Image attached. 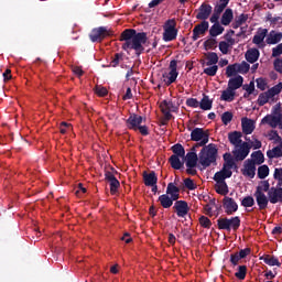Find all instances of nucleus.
<instances>
[{
	"mask_svg": "<svg viewBox=\"0 0 282 282\" xmlns=\"http://www.w3.org/2000/svg\"><path fill=\"white\" fill-rule=\"evenodd\" d=\"M177 21H175V19H169L163 24V41L165 43H171V41H175V39H177Z\"/></svg>",
	"mask_w": 282,
	"mask_h": 282,
	"instance_id": "obj_6",
	"label": "nucleus"
},
{
	"mask_svg": "<svg viewBox=\"0 0 282 282\" xmlns=\"http://www.w3.org/2000/svg\"><path fill=\"white\" fill-rule=\"evenodd\" d=\"M241 205L245 208H252V206H254V198L252 196H246L242 202Z\"/></svg>",
	"mask_w": 282,
	"mask_h": 282,
	"instance_id": "obj_48",
	"label": "nucleus"
},
{
	"mask_svg": "<svg viewBox=\"0 0 282 282\" xmlns=\"http://www.w3.org/2000/svg\"><path fill=\"white\" fill-rule=\"evenodd\" d=\"M198 107H200L203 111H210V109H213V100L205 95L199 101Z\"/></svg>",
	"mask_w": 282,
	"mask_h": 282,
	"instance_id": "obj_35",
	"label": "nucleus"
},
{
	"mask_svg": "<svg viewBox=\"0 0 282 282\" xmlns=\"http://www.w3.org/2000/svg\"><path fill=\"white\" fill-rule=\"evenodd\" d=\"M259 56L260 53L257 48H249L245 54L246 61L248 63H257L259 61Z\"/></svg>",
	"mask_w": 282,
	"mask_h": 282,
	"instance_id": "obj_30",
	"label": "nucleus"
},
{
	"mask_svg": "<svg viewBox=\"0 0 282 282\" xmlns=\"http://www.w3.org/2000/svg\"><path fill=\"white\" fill-rule=\"evenodd\" d=\"M165 195H167V197H170L174 202H177L180 199V187H177L175 183H169Z\"/></svg>",
	"mask_w": 282,
	"mask_h": 282,
	"instance_id": "obj_23",
	"label": "nucleus"
},
{
	"mask_svg": "<svg viewBox=\"0 0 282 282\" xmlns=\"http://www.w3.org/2000/svg\"><path fill=\"white\" fill-rule=\"evenodd\" d=\"M261 259L262 261H264V263H267V265H278V268L281 267V262H279V259H276L275 257L264 256Z\"/></svg>",
	"mask_w": 282,
	"mask_h": 282,
	"instance_id": "obj_39",
	"label": "nucleus"
},
{
	"mask_svg": "<svg viewBox=\"0 0 282 282\" xmlns=\"http://www.w3.org/2000/svg\"><path fill=\"white\" fill-rule=\"evenodd\" d=\"M239 261H241V257L239 256V253H234L230 256V262L232 263V265H238Z\"/></svg>",
	"mask_w": 282,
	"mask_h": 282,
	"instance_id": "obj_59",
	"label": "nucleus"
},
{
	"mask_svg": "<svg viewBox=\"0 0 282 282\" xmlns=\"http://www.w3.org/2000/svg\"><path fill=\"white\" fill-rule=\"evenodd\" d=\"M228 3H230V0H219L216 3L214 8V13L210 18V23H214V25L209 30L210 36H219V34H224V26L219 24V17H221V12L226 10Z\"/></svg>",
	"mask_w": 282,
	"mask_h": 282,
	"instance_id": "obj_2",
	"label": "nucleus"
},
{
	"mask_svg": "<svg viewBox=\"0 0 282 282\" xmlns=\"http://www.w3.org/2000/svg\"><path fill=\"white\" fill-rule=\"evenodd\" d=\"M268 175H270V167H268V165H261L258 167L259 180H265Z\"/></svg>",
	"mask_w": 282,
	"mask_h": 282,
	"instance_id": "obj_42",
	"label": "nucleus"
},
{
	"mask_svg": "<svg viewBox=\"0 0 282 282\" xmlns=\"http://www.w3.org/2000/svg\"><path fill=\"white\" fill-rule=\"evenodd\" d=\"M253 164L257 166V164H263L265 162V159L263 156V153L261 151H256L251 154V159H249Z\"/></svg>",
	"mask_w": 282,
	"mask_h": 282,
	"instance_id": "obj_36",
	"label": "nucleus"
},
{
	"mask_svg": "<svg viewBox=\"0 0 282 282\" xmlns=\"http://www.w3.org/2000/svg\"><path fill=\"white\" fill-rule=\"evenodd\" d=\"M241 138H243V134L239 131H234L228 134V140L232 147H239L243 144Z\"/></svg>",
	"mask_w": 282,
	"mask_h": 282,
	"instance_id": "obj_25",
	"label": "nucleus"
},
{
	"mask_svg": "<svg viewBox=\"0 0 282 282\" xmlns=\"http://www.w3.org/2000/svg\"><path fill=\"white\" fill-rule=\"evenodd\" d=\"M186 105L187 107H193L194 109H197V107H199V101L195 98H188L186 100Z\"/></svg>",
	"mask_w": 282,
	"mask_h": 282,
	"instance_id": "obj_54",
	"label": "nucleus"
},
{
	"mask_svg": "<svg viewBox=\"0 0 282 282\" xmlns=\"http://www.w3.org/2000/svg\"><path fill=\"white\" fill-rule=\"evenodd\" d=\"M191 140L193 142H198L192 148V151H195L197 148L208 144V141L210 140V131L204 130V128H195L191 132Z\"/></svg>",
	"mask_w": 282,
	"mask_h": 282,
	"instance_id": "obj_4",
	"label": "nucleus"
},
{
	"mask_svg": "<svg viewBox=\"0 0 282 282\" xmlns=\"http://www.w3.org/2000/svg\"><path fill=\"white\" fill-rule=\"evenodd\" d=\"M177 61L173 59L170 62L169 72L163 73L162 79L167 86L173 85L177 80Z\"/></svg>",
	"mask_w": 282,
	"mask_h": 282,
	"instance_id": "obj_10",
	"label": "nucleus"
},
{
	"mask_svg": "<svg viewBox=\"0 0 282 282\" xmlns=\"http://www.w3.org/2000/svg\"><path fill=\"white\" fill-rule=\"evenodd\" d=\"M159 202L163 208H171L175 200L171 198L169 194H163L159 197Z\"/></svg>",
	"mask_w": 282,
	"mask_h": 282,
	"instance_id": "obj_34",
	"label": "nucleus"
},
{
	"mask_svg": "<svg viewBox=\"0 0 282 282\" xmlns=\"http://www.w3.org/2000/svg\"><path fill=\"white\" fill-rule=\"evenodd\" d=\"M69 127V123L63 121L61 124H59V131L63 135H65V133H67V128Z\"/></svg>",
	"mask_w": 282,
	"mask_h": 282,
	"instance_id": "obj_63",
	"label": "nucleus"
},
{
	"mask_svg": "<svg viewBox=\"0 0 282 282\" xmlns=\"http://www.w3.org/2000/svg\"><path fill=\"white\" fill-rule=\"evenodd\" d=\"M173 209L175 210L177 217L184 218L186 215H188V210L191 208L188 207V203L185 200H176L174 203Z\"/></svg>",
	"mask_w": 282,
	"mask_h": 282,
	"instance_id": "obj_16",
	"label": "nucleus"
},
{
	"mask_svg": "<svg viewBox=\"0 0 282 282\" xmlns=\"http://www.w3.org/2000/svg\"><path fill=\"white\" fill-rule=\"evenodd\" d=\"M267 155H268V158H269L270 160H272V159H274V158H281V155H282V150H281V148L275 147V148H273L272 150H269V151L267 152Z\"/></svg>",
	"mask_w": 282,
	"mask_h": 282,
	"instance_id": "obj_43",
	"label": "nucleus"
},
{
	"mask_svg": "<svg viewBox=\"0 0 282 282\" xmlns=\"http://www.w3.org/2000/svg\"><path fill=\"white\" fill-rule=\"evenodd\" d=\"M173 155H177L178 158H184L186 155V151L184 150V147L182 144H175L172 147Z\"/></svg>",
	"mask_w": 282,
	"mask_h": 282,
	"instance_id": "obj_44",
	"label": "nucleus"
},
{
	"mask_svg": "<svg viewBox=\"0 0 282 282\" xmlns=\"http://www.w3.org/2000/svg\"><path fill=\"white\" fill-rule=\"evenodd\" d=\"M253 196L256 197V202L259 206L260 210H265L268 208V203L270 202V197L265 195V193L254 192Z\"/></svg>",
	"mask_w": 282,
	"mask_h": 282,
	"instance_id": "obj_22",
	"label": "nucleus"
},
{
	"mask_svg": "<svg viewBox=\"0 0 282 282\" xmlns=\"http://www.w3.org/2000/svg\"><path fill=\"white\" fill-rule=\"evenodd\" d=\"M248 272V268L246 265L238 267V271L235 273L236 279H240V281H243L246 279V274Z\"/></svg>",
	"mask_w": 282,
	"mask_h": 282,
	"instance_id": "obj_45",
	"label": "nucleus"
},
{
	"mask_svg": "<svg viewBox=\"0 0 282 282\" xmlns=\"http://www.w3.org/2000/svg\"><path fill=\"white\" fill-rule=\"evenodd\" d=\"M111 35V31L107 26H99L91 30L89 39L93 43H100L104 39Z\"/></svg>",
	"mask_w": 282,
	"mask_h": 282,
	"instance_id": "obj_11",
	"label": "nucleus"
},
{
	"mask_svg": "<svg viewBox=\"0 0 282 282\" xmlns=\"http://www.w3.org/2000/svg\"><path fill=\"white\" fill-rule=\"evenodd\" d=\"M217 226L219 230H227L228 232L234 230V232H237V230H239V226H241V219L238 216L231 218H219L217 220Z\"/></svg>",
	"mask_w": 282,
	"mask_h": 282,
	"instance_id": "obj_7",
	"label": "nucleus"
},
{
	"mask_svg": "<svg viewBox=\"0 0 282 282\" xmlns=\"http://www.w3.org/2000/svg\"><path fill=\"white\" fill-rule=\"evenodd\" d=\"M184 184H185V187L188 188V191H195L196 188L195 182H193V180L191 178H185Z\"/></svg>",
	"mask_w": 282,
	"mask_h": 282,
	"instance_id": "obj_55",
	"label": "nucleus"
},
{
	"mask_svg": "<svg viewBox=\"0 0 282 282\" xmlns=\"http://www.w3.org/2000/svg\"><path fill=\"white\" fill-rule=\"evenodd\" d=\"M95 94H97V96L102 97V96H107L108 91H107V88L97 86L95 88Z\"/></svg>",
	"mask_w": 282,
	"mask_h": 282,
	"instance_id": "obj_56",
	"label": "nucleus"
},
{
	"mask_svg": "<svg viewBox=\"0 0 282 282\" xmlns=\"http://www.w3.org/2000/svg\"><path fill=\"white\" fill-rule=\"evenodd\" d=\"M270 188V182L261 181L256 188V193H269Z\"/></svg>",
	"mask_w": 282,
	"mask_h": 282,
	"instance_id": "obj_41",
	"label": "nucleus"
},
{
	"mask_svg": "<svg viewBox=\"0 0 282 282\" xmlns=\"http://www.w3.org/2000/svg\"><path fill=\"white\" fill-rule=\"evenodd\" d=\"M106 182L110 184V193L111 195H116L118 193V188H120V182L116 180V176L112 172L106 171L105 173Z\"/></svg>",
	"mask_w": 282,
	"mask_h": 282,
	"instance_id": "obj_18",
	"label": "nucleus"
},
{
	"mask_svg": "<svg viewBox=\"0 0 282 282\" xmlns=\"http://www.w3.org/2000/svg\"><path fill=\"white\" fill-rule=\"evenodd\" d=\"M242 89L247 91V94L243 95L245 98H248V96H251V94H254V82H250L249 84L243 85Z\"/></svg>",
	"mask_w": 282,
	"mask_h": 282,
	"instance_id": "obj_46",
	"label": "nucleus"
},
{
	"mask_svg": "<svg viewBox=\"0 0 282 282\" xmlns=\"http://www.w3.org/2000/svg\"><path fill=\"white\" fill-rule=\"evenodd\" d=\"M223 207L227 215H234V213H237V210H239V205L237 204V202L228 196L224 197Z\"/></svg>",
	"mask_w": 282,
	"mask_h": 282,
	"instance_id": "obj_14",
	"label": "nucleus"
},
{
	"mask_svg": "<svg viewBox=\"0 0 282 282\" xmlns=\"http://www.w3.org/2000/svg\"><path fill=\"white\" fill-rule=\"evenodd\" d=\"M221 121L224 124H230L232 122V112L226 111L221 116Z\"/></svg>",
	"mask_w": 282,
	"mask_h": 282,
	"instance_id": "obj_49",
	"label": "nucleus"
},
{
	"mask_svg": "<svg viewBox=\"0 0 282 282\" xmlns=\"http://www.w3.org/2000/svg\"><path fill=\"white\" fill-rule=\"evenodd\" d=\"M265 36H268V29H260L253 36L252 43L260 50H263V47H265V43H263V41H265Z\"/></svg>",
	"mask_w": 282,
	"mask_h": 282,
	"instance_id": "obj_17",
	"label": "nucleus"
},
{
	"mask_svg": "<svg viewBox=\"0 0 282 282\" xmlns=\"http://www.w3.org/2000/svg\"><path fill=\"white\" fill-rule=\"evenodd\" d=\"M229 47H230L229 44H227L224 41L219 43V50H220L221 54H228Z\"/></svg>",
	"mask_w": 282,
	"mask_h": 282,
	"instance_id": "obj_60",
	"label": "nucleus"
},
{
	"mask_svg": "<svg viewBox=\"0 0 282 282\" xmlns=\"http://www.w3.org/2000/svg\"><path fill=\"white\" fill-rule=\"evenodd\" d=\"M180 158H182V156L172 155L170 158L171 166H172V169H175L176 171H180V169H182V165H183V163L180 160Z\"/></svg>",
	"mask_w": 282,
	"mask_h": 282,
	"instance_id": "obj_40",
	"label": "nucleus"
},
{
	"mask_svg": "<svg viewBox=\"0 0 282 282\" xmlns=\"http://www.w3.org/2000/svg\"><path fill=\"white\" fill-rule=\"evenodd\" d=\"M228 177H232V171H228L224 169L214 175L215 182L226 183V180H228Z\"/></svg>",
	"mask_w": 282,
	"mask_h": 282,
	"instance_id": "obj_32",
	"label": "nucleus"
},
{
	"mask_svg": "<svg viewBox=\"0 0 282 282\" xmlns=\"http://www.w3.org/2000/svg\"><path fill=\"white\" fill-rule=\"evenodd\" d=\"M282 91V83L276 84L269 90L261 93L258 97V105L263 107L267 102H276V96Z\"/></svg>",
	"mask_w": 282,
	"mask_h": 282,
	"instance_id": "obj_5",
	"label": "nucleus"
},
{
	"mask_svg": "<svg viewBox=\"0 0 282 282\" xmlns=\"http://www.w3.org/2000/svg\"><path fill=\"white\" fill-rule=\"evenodd\" d=\"M242 133L245 135H251L257 128L254 120L245 117L241 119Z\"/></svg>",
	"mask_w": 282,
	"mask_h": 282,
	"instance_id": "obj_21",
	"label": "nucleus"
},
{
	"mask_svg": "<svg viewBox=\"0 0 282 282\" xmlns=\"http://www.w3.org/2000/svg\"><path fill=\"white\" fill-rule=\"evenodd\" d=\"M250 144L248 142H242L240 145L234 148L232 154L236 160L242 162L250 154Z\"/></svg>",
	"mask_w": 282,
	"mask_h": 282,
	"instance_id": "obj_12",
	"label": "nucleus"
},
{
	"mask_svg": "<svg viewBox=\"0 0 282 282\" xmlns=\"http://www.w3.org/2000/svg\"><path fill=\"white\" fill-rule=\"evenodd\" d=\"M120 41H124L122 50H134L135 54L140 56L144 52V44L148 37L144 32L138 33L133 29H128L121 33Z\"/></svg>",
	"mask_w": 282,
	"mask_h": 282,
	"instance_id": "obj_1",
	"label": "nucleus"
},
{
	"mask_svg": "<svg viewBox=\"0 0 282 282\" xmlns=\"http://www.w3.org/2000/svg\"><path fill=\"white\" fill-rule=\"evenodd\" d=\"M274 69L282 74V59H275L274 61Z\"/></svg>",
	"mask_w": 282,
	"mask_h": 282,
	"instance_id": "obj_62",
	"label": "nucleus"
},
{
	"mask_svg": "<svg viewBox=\"0 0 282 282\" xmlns=\"http://www.w3.org/2000/svg\"><path fill=\"white\" fill-rule=\"evenodd\" d=\"M186 160L187 169H195L199 159L197 158V153L195 152V150H192V152H188L186 154Z\"/></svg>",
	"mask_w": 282,
	"mask_h": 282,
	"instance_id": "obj_28",
	"label": "nucleus"
},
{
	"mask_svg": "<svg viewBox=\"0 0 282 282\" xmlns=\"http://www.w3.org/2000/svg\"><path fill=\"white\" fill-rule=\"evenodd\" d=\"M209 24L207 21H203L193 29V41H197L200 36H204L208 32Z\"/></svg>",
	"mask_w": 282,
	"mask_h": 282,
	"instance_id": "obj_19",
	"label": "nucleus"
},
{
	"mask_svg": "<svg viewBox=\"0 0 282 282\" xmlns=\"http://www.w3.org/2000/svg\"><path fill=\"white\" fill-rule=\"evenodd\" d=\"M199 224L203 228H210L213 226V223L206 216L199 218Z\"/></svg>",
	"mask_w": 282,
	"mask_h": 282,
	"instance_id": "obj_51",
	"label": "nucleus"
},
{
	"mask_svg": "<svg viewBox=\"0 0 282 282\" xmlns=\"http://www.w3.org/2000/svg\"><path fill=\"white\" fill-rule=\"evenodd\" d=\"M234 19H235V13L232 12V9H226L225 12L223 13L220 23L221 25H230Z\"/></svg>",
	"mask_w": 282,
	"mask_h": 282,
	"instance_id": "obj_33",
	"label": "nucleus"
},
{
	"mask_svg": "<svg viewBox=\"0 0 282 282\" xmlns=\"http://www.w3.org/2000/svg\"><path fill=\"white\" fill-rule=\"evenodd\" d=\"M213 12V7L210 4H203L199 8V11L196 15L197 19H200V21H206L208 17H210V13Z\"/></svg>",
	"mask_w": 282,
	"mask_h": 282,
	"instance_id": "obj_26",
	"label": "nucleus"
},
{
	"mask_svg": "<svg viewBox=\"0 0 282 282\" xmlns=\"http://www.w3.org/2000/svg\"><path fill=\"white\" fill-rule=\"evenodd\" d=\"M246 21H248V14H240L237 19H236V24L234 28H239L241 25H243V23H246Z\"/></svg>",
	"mask_w": 282,
	"mask_h": 282,
	"instance_id": "obj_50",
	"label": "nucleus"
},
{
	"mask_svg": "<svg viewBox=\"0 0 282 282\" xmlns=\"http://www.w3.org/2000/svg\"><path fill=\"white\" fill-rule=\"evenodd\" d=\"M142 116L139 115H131L127 120V126L129 129H133V131H140L141 135H149V128L142 124Z\"/></svg>",
	"mask_w": 282,
	"mask_h": 282,
	"instance_id": "obj_8",
	"label": "nucleus"
},
{
	"mask_svg": "<svg viewBox=\"0 0 282 282\" xmlns=\"http://www.w3.org/2000/svg\"><path fill=\"white\" fill-rule=\"evenodd\" d=\"M281 54H282V43L278 44L275 47L272 48L273 58L281 56Z\"/></svg>",
	"mask_w": 282,
	"mask_h": 282,
	"instance_id": "obj_53",
	"label": "nucleus"
},
{
	"mask_svg": "<svg viewBox=\"0 0 282 282\" xmlns=\"http://www.w3.org/2000/svg\"><path fill=\"white\" fill-rule=\"evenodd\" d=\"M143 182L145 186H155L158 184V175H155V172L151 173H143Z\"/></svg>",
	"mask_w": 282,
	"mask_h": 282,
	"instance_id": "obj_31",
	"label": "nucleus"
},
{
	"mask_svg": "<svg viewBox=\"0 0 282 282\" xmlns=\"http://www.w3.org/2000/svg\"><path fill=\"white\" fill-rule=\"evenodd\" d=\"M160 109L166 120H171L173 118L172 112L177 111V106L171 99H165L161 102Z\"/></svg>",
	"mask_w": 282,
	"mask_h": 282,
	"instance_id": "obj_13",
	"label": "nucleus"
},
{
	"mask_svg": "<svg viewBox=\"0 0 282 282\" xmlns=\"http://www.w3.org/2000/svg\"><path fill=\"white\" fill-rule=\"evenodd\" d=\"M215 191L216 193H218V195H224L226 197L227 194L229 193L228 184L223 182H216Z\"/></svg>",
	"mask_w": 282,
	"mask_h": 282,
	"instance_id": "obj_37",
	"label": "nucleus"
},
{
	"mask_svg": "<svg viewBox=\"0 0 282 282\" xmlns=\"http://www.w3.org/2000/svg\"><path fill=\"white\" fill-rule=\"evenodd\" d=\"M73 74H75V76L80 78V76H83V74H85V72L83 70L82 67L75 66V67H73Z\"/></svg>",
	"mask_w": 282,
	"mask_h": 282,
	"instance_id": "obj_61",
	"label": "nucleus"
},
{
	"mask_svg": "<svg viewBox=\"0 0 282 282\" xmlns=\"http://www.w3.org/2000/svg\"><path fill=\"white\" fill-rule=\"evenodd\" d=\"M227 87L231 89L232 91H237V89H240V87H243V78L241 75H237L235 77H231L228 80Z\"/></svg>",
	"mask_w": 282,
	"mask_h": 282,
	"instance_id": "obj_24",
	"label": "nucleus"
},
{
	"mask_svg": "<svg viewBox=\"0 0 282 282\" xmlns=\"http://www.w3.org/2000/svg\"><path fill=\"white\" fill-rule=\"evenodd\" d=\"M236 96H237V91L227 87L225 90H223V93L220 95V100H224L225 102H232V100H235Z\"/></svg>",
	"mask_w": 282,
	"mask_h": 282,
	"instance_id": "obj_29",
	"label": "nucleus"
},
{
	"mask_svg": "<svg viewBox=\"0 0 282 282\" xmlns=\"http://www.w3.org/2000/svg\"><path fill=\"white\" fill-rule=\"evenodd\" d=\"M206 59H207V62H206L207 66L217 65L219 63V56L215 52L207 53Z\"/></svg>",
	"mask_w": 282,
	"mask_h": 282,
	"instance_id": "obj_38",
	"label": "nucleus"
},
{
	"mask_svg": "<svg viewBox=\"0 0 282 282\" xmlns=\"http://www.w3.org/2000/svg\"><path fill=\"white\" fill-rule=\"evenodd\" d=\"M77 186H78V187H77V189L75 191V195H76L77 197H80V195L87 193V188L83 187V183H78Z\"/></svg>",
	"mask_w": 282,
	"mask_h": 282,
	"instance_id": "obj_58",
	"label": "nucleus"
},
{
	"mask_svg": "<svg viewBox=\"0 0 282 282\" xmlns=\"http://www.w3.org/2000/svg\"><path fill=\"white\" fill-rule=\"evenodd\" d=\"M250 72V64L248 62L235 63L226 67L227 78H232L237 74H248Z\"/></svg>",
	"mask_w": 282,
	"mask_h": 282,
	"instance_id": "obj_9",
	"label": "nucleus"
},
{
	"mask_svg": "<svg viewBox=\"0 0 282 282\" xmlns=\"http://www.w3.org/2000/svg\"><path fill=\"white\" fill-rule=\"evenodd\" d=\"M274 180L282 182V169H275L273 174Z\"/></svg>",
	"mask_w": 282,
	"mask_h": 282,
	"instance_id": "obj_64",
	"label": "nucleus"
},
{
	"mask_svg": "<svg viewBox=\"0 0 282 282\" xmlns=\"http://www.w3.org/2000/svg\"><path fill=\"white\" fill-rule=\"evenodd\" d=\"M218 69H219V66L210 65L204 68V74H206L207 76H216Z\"/></svg>",
	"mask_w": 282,
	"mask_h": 282,
	"instance_id": "obj_47",
	"label": "nucleus"
},
{
	"mask_svg": "<svg viewBox=\"0 0 282 282\" xmlns=\"http://www.w3.org/2000/svg\"><path fill=\"white\" fill-rule=\"evenodd\" d=\"M268 197L270 204H279L282 202V188L271 187L268 192Z\"/></svg>",
	"mask_w": 282,
	"mask_h": 282,
	"instance_id": "obj_20",
	"label": "nucleus"
},
{
	"mask_svg": "<svg viewBox=\"0 0 282 282\" xmlns=\"http://www.w3.org/2000/svg\"><path fill=\"white\" fill-rule=\"evenodd\" d=\"M241 173L245 177L253 180L254 175H257V165L251 160H246Z\"/></svg>",
	"mask_w": 282,
	"mask_h": 282,
	"instance_id": "obj_15",
	"label": "nucleus"
},
{
	"mask_svg": "<svg viewBox=\"0 0 282 282\" xmlns=\"http://www.w3.org/2000/svg\"><path fill=\"white\" fill-rule=\"evenodd\" d=\"M256 83H257L258 89H260L261 91H265V89H268V83L265 82V79L258 78Z\"/></svg>",
	"mask_w": 282,
	"mask_h": 282,
	"instance_id": "obj_52",
	"label": "nucleus"
},
{
	"mask_svg": "<svg viewBox=\"0 0 282 282\" xmlns=\"http://www.w3.org/2000/svg\"><path fill=\"white\" fill-rule=\"evenodd\" d=\"M223 169L225 171H232V169H235V160L225 161Z\"/></svg>",
	"mask_w": 282,
	"mask_h": 282,
	"instance_id": "obj_57",
	"label": "nucleus"
},
{
	"mask_svg": "<svg viewBox=\"0 0 282 282\" xmlns=\"http://www.w3.org/2000/svg\"><path fill=\"white\" fill-rule=\"evenodd\" d=\"M282 41V33L271 31L267 36V44L268 45H276V43H281Z\"/></svg>",
	"mask_w": 282,
	"mask_h": 282,
	"instance_id": "obj_27",
	"label": "nucleus"
},
{
	"mask_svg": "<svg viewBox=\"0 0 282 282\" xmlns=\"http://www.w3.org/2000/svg\"><path fill=\"white\" fill-rule=\"evenodd\" d=\"M217 153L218 150L216 144L209 143L208 145H203V149L198 154L199 164L204 169H208L210 164H215V162H217Z\"/></svg>",
	"mask_w": 282,
	"mask_h": 282,
	"instance_id": "obj_3",
	"label": "nucleus"
}]
</instances>
